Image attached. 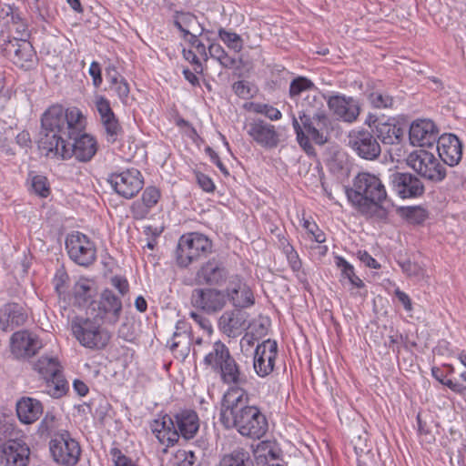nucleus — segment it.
Returning a JSON list of instances; mask_svg holds the SVG:
<instances>
[{"label": "nucleus", "mask_w": 466, "mask_h": 466, "mask_svg": "<svg viewBox=\"0 0 466 466\" xmlns=\"http://www.w3.org/2000/svg\"><path fill=\"white\" fill-rule=\"evenodd\" d=\"M109 88L114 90V92L123 104L127 103L128 96L130 93V87L126 78L119 79V82L117 84L109 86Z\"/></svg>", "instance_id": "nucleus-54"}, {"label": "nucleus", "mask_w": 466, "mask_h": 466, "mask_svg": "<svg viewBox=\"0 0 466 466\" xmlns=\"http://www.w3.org/2000/svg\"><path fill=\"white\" fill-rule=\"evenodd\" d=\"M203 362L219 376L223 384L230 385V388H243L248 381L229 349L220 340L213 344L212 350L204 357Z\"/></svg>", "instance_id": "nucleus-4"}, {"label": "nucleus", "mask_w": 466, "mask_h": 466, "mask_svg": "<svg viewBox=\"0 0 466 466\" xmlns=\"http://www.w3.org/2000/svg\"><path fill=\"white\" fill-rule=\"evenodd\" d=\"M101 124L105 129L106 141L110 144L116 143L119 137H123L124 129L116 116H112L109 120H103Z\"/></svg>", "instance_id": "nucleus-41"}, {"label": "nucleus", "mask_w": 466, "mask_h": 466, "mask_svg": "<svg viewBox=\"0 0 466 466\" xmlns=\"http://www.w3.org/2000/svg\"><path fill=\"white\" fill-rule=\"evenodd\" d=\"M95 106L99 114L100 122L105 119L109 120L110 117L116 116L113 109L111 108L109 100L104 96H96Z\"/></svg>", "instance_id": "nucleus-48"}, {"label": "nucleus", "mask_w": 466, "mask_h": 466, "mask_svg": "<svg viewBox=\"0 0 466 466\" xmlns=\"http://www.w3.org/2000/svg\"><path fill=\"white\" fill-rule=\"evenodd\" d=\"M174 424L178 435V440L193 439L199 430V419L198 413L189 409L180 410L172 413Z\"/></svg>", "instance_id": "nucleus-26"}, {"label": "nucleus", "mask_w": 466, "mask_h": 466, "mask_svg": "<svg viewBox=\"0 0 466 466\" xmlns=\"http://www.w3.org/2000/svg\"><path fill=\"white\" fill-rule=\"evenodd\" d=\"M49 450L54 461L63 466H74L80 458L81 448L79 443L71 437L66 430H62L52 438Z\"/></svg>", "instance_id": "nucleus-11"}, {"label": "nucleus", "mask_w": 466, "mask_h": 466, "mask_svg": "<svg viewBox=\"0 0 466 466\" xmlns=\"http://www.w3.org/2000/svg\"><path fill=\"white\" fill-rule=\"evenodd\" d=\"M66 115L61 105L49 106L41 116L38 148L46 157L58 152V147L67 139L66 133Z\"/></svg>", "instance_id": "nucleus-5"}, {"label": "nucleus", "mask_w": 466, "mask_h": 466, "mask_svg": "<svg viewBox=\"0 0 466 466\" xmlns=\"http://www.w3.org/2000/svg\"><path fill=\"white\" fill-rule=\"evenodd\" d=\"M123 305L120 298L112 290H103L97 300H93L88 310L95 319H99L103 323L114 325L120 318Z\"/></svg>", "instance_id": "nucleus-14"}, {"label": "nucleus", "mask_w": 466, "mask_h": 466, "mask_svg": "<svg viewBox=\"0 0 466 466\" xmlns=\"http://www.w3.org/2000/svg\"><path fill=\"white\" fill-rule=\"evenodd\" d=\"M172 419V414H165L150 423L153 434L161 444L167 447L173 446L178 442V435Z\"/></svg>", "instance_id": "nucleus-30"}, {"label": "nucleus", "mask_w": 466, "mask_h": 466, "mask_svg": "<svg viewBox=\"0 0 466 466\" xmlns=\"http://www.w3.org/2000/svg\"><path fill=\"white\" fill-rule=\"evenodd\" d=\"M208 54L224 67H231L235 64V60L226 53L219 44L212 43L209 45Z\"/></svg>", "instance_id": "nucleus-46"}, {"label": "nucleus", "mask_w": 466, "mask_h": 466, "mask_svg": "<svg viewBox=\"0 0 466 466\" xmlns=\"http://www.w3.org/2000/svg\"><path fill=\"white\" fill-rule=\"evenodd\" d=\"M399 266L402 271L409 277H421L423 276V268L416 262L410 259L398 260Z\"/></svg>", "instance_id": "nucleus-51"}, {"label": "nucleus", "mask_w": 466, "mask_h": 466, "mask_svg": "<svg viewBox=\"0 0 466 466\" xmlns=\"http://www.w3.org/2000/svg\"><path fill=\"white\" fill-rule=\"evenodd\" d=\"M68 280L69 276L66 270L65 269L64 266H60L58 268H56V271L53 279V284L56 291L59 295L65 293Z\"/></svg>", "instance_id": "nucleus-50"}, {"label": "nucleus", "mask_w": 466, "mask_h": 466, "mask_svg": "<svg viewBox=\"0 0 466 466\" xmlns=\"http://www.w3.org/2000/svg\"><path fill=\"white\" fill-rule=\"evenodd\" d=\"M150 209L141 200H136L131 205L130 212L135 220H141L147 218Z\"/></svg>", "instance_id": "nucleus-55"}, {"label": "nucleus", "mask_w": 466, "mask_h": 466, "mask_svg": "<svg viewBox=\"0 0 466 466\" xmlns=\"http://www.w3.org/2000/svg\"><path fill=\"white\" fill-rule=\"evenodd\" d=\"M284 254L287 257L289 267L294 272H298L300 270L302 267V262L299 257L298 252L295 250L291 244H287L286 248H284Z\"/></svg>", "instance_id": "nucleus-52"}, {"label": "nucleus", "mask_w": 466, "mask_h": 466, "mask_svg": "<svg viewBox=\"0 0 466 466\" xmlns=\"http://www.w3.org/2000/svg\"><path fill=\"white\" fill-rule=\"evenodd\" d=\"M367 97L370 105L378 109L392 108L395 103L393 96L381 90H374Z\"/></svg>", "instance_id": "nucleus-43"}, {"label": "nucleus", "mask_w": 466, "mask_h": 466, "mask_svg": "<svg viewBox=\"0 0 466 466\" xmlns=\"http://www.w3.org/2000/svg\"><path fill=\"white\" fill-rule=\"evenodd\" d=\"M315 87L314 83L305 76H297L289 85V96L292 99L298 97L303 91H307Z\"/></svg>", "instance_id": "nucleus-45"}, {"label": "nucleus", "mask_w": 466, "mask_h": 466, "mask_svg": "<svg viewBox=\"0 0 466 466\" xmlns=\"http://www.w3.org/2000/svg\"><path fill=\"white\" fill-rule=\"evenodd\" d=\"M117 335L119 338L123 339L125 341L133 342L136 339V334L134 330V327L129 322H123L117 330Z\"/></svg>", "instance_id": "nucleus-59"}, {"label": "nucleus", "mask_w": 466, "mask_h": 466, "mask_svg": "<svg viewBox=\"0 0 466 466\" xmlns=\"http://www.w3.org/2000/svg\"><path fill=\"white\" fill-rule=\"evenodd\" d=\"M190 317L208 334L213 331L212 324L208 319L198 312H191Z\"/></svg>", "instance_id": "nucleus-64"}, {"label": "nucleus", "mask_w": 466, "mask_h": 466, "mask_svg": "<svg viewBox=\"0 0 466 466\" xmlns=\"http://www.w3.org/2000/svg\"><path fill=\"white\" fill-rule=\"evenodd\" d=\"M218 466H254L249 452L244 448H236L224 454Z\"/></svg>", "instance_id": "nucleus-34"}, {"label": "nucleus", "mask_w": 466, "mask_h": 466, "mask_svg": "<svg viewBox=\"0 0 466 466\" xmlns=\"http://www.w3.org/2000/svg\"><path fill=\"white\" fill-rule=\"evenodd\" d=\"M64 114L66 115L65 126L67 138H70V136H76L79 132H83L84 116L78 108L72 107L66 110L64 109Z\"/></svg>", "instance_id": "nucleus-37"}, {"label": "nucleus", "mask_w": 466, "mask_h": 466, "mask_svg": "<svg viewBox=\"0 0 466 466\" xmlns=\"http://www.w3.org/2000/svg\"><path fill=\"white\" fill-rule=\"evenodd\" d=\"M461 379L463 380V382H459L456 380L449 381L447 384L451 390L464 397L466 396V371L461 374Z\"/></svg>", "instance_id": "nucleus-62"}, {"label": "nucleus", "mask_w": 466, "mask_h": 466, "mask_svg": "<svg viewBox=\"0 0 466 466\" xmlns=\"http://www.w3.org/2000/svg\"><path fill=\"white\" fill-rule=\"evenodd\" d=\"M1 54L25 70H30L36 65V52L32 44L25 39L8 37L1 45Z\"/></svg>", "instance_id": "nucleus-10"}, {"label": "nucleus", "mask_w": 466, "mask_h": 466, "mask_svg": "<svg viewBox=\"0 0 466 466\" xmlns=\"http://www.w3.org/2000/svg\"><path fill=\"white\" fill-rule=\"evenodd\" d=\"M107 182L116 194L127 199L134 198L144 186L140 171L134 168L109 175Z\"/></svg>", "instance_id": "nucleus-18"}, {"label": "nucleus", "mask_w": 466, "mask_h": 466, "mask_svg": "<svg viewBox=\"0 0 466 466\" xmlns=\"http://www.w3.org/2000/svg\"><path fill=\"white\" fill-rule=\"evenodd\" d=\"M174 25L177 29L200 27V24L195 15L189 12H178L174 15Z\"/></svg>", "instance_id": "nucleus-44"}, {"label": "nucleus", "mask_w": 466, "mask_h": 466, "mask_svg": "<svg viewBox=\"0 0 466 466\" xmlns=\"http://www.w3.org/2000/svg\"><path fill=\"white\" fill-rule=\"evenodd\" d=\"M439 157L444 164L457 166L462 157V143L453 134H443L436 142Z\"/></svg>", "instance_id": "nucleus-24"}, {"label": "nucleus", "mask_w": 466, "mask_h": 466, "mask_svg": "<svg viewBox=\"0 0 466 466\" xmlns=\"http://www.w3.org/2000/svg\"><path fill=\"white\" fill-rule=\"evenodd\" d=\"M88 73L92 77L93 86L96 88H98L103 82L102 69L100 64L96 61H93L89 66Z\"/></svg>", "instance_id": "nucleus-60"}, {"label": "nucleus", "mask_w": 466, "mask_h": 466, "mask_svg": "<svg viewBox=\"0 0 466 466\" xmlns=\"http://www.w3.org/2000/svg\"><path fill=\"white\" fill-rule=\"evenodd\" d=\"M28 319L25 307L16 302H8L0 308V329L11 331L23 326Z\"/></svg>", "instance_id": "nucleus-27"}, {"label": "nucleus", "mask_w": 466, "mask_h": 466, "mask_svg": "<svg viewBox=\"0 0 466 466\" xmlns=\"http://www.w3.org/2000/svg\"><path fill=\"white\" fill-rule=\"evenodd\" d=\"M66 249L68 257L76 264L88 267L96 258L95 243L85 234L75 231L66 236Z\"/></svg>", "instance_id": "nucleus-13"}, {"label": "nucleus", "mask_w": 466, "mask_h": 466, "mask_svg": "<svg viewBox=\"0 0 466 466\" xmlns=\"http://www.w3.org/2000/svg\"><path fill=\"white\" fill-rule=\"evenodd\" d=\"M218 36L228 48L235 51H240L242 49V39L239 35L228 32L224 28H219Z\"/></svg>", "instance_id": "nucleus-47"}, {"label": "nucleus", "mask_w": 466, "mask_h": 466, "mask_svg": "<svg viewBox=\"0 0 466 466\" xmlns=\"http://www.w3.org/2000/svg\"><path fill=\"white\" fill-rule=\"evenodd\" d=\"M277 355L276 340L267 339L257 346L254 352L253 367L258 376L264 378L273 371Z\"/></svg>", "instance_id": "nucleus-22"}, {"label": "nucleus", "mask_w": 466, "mask_h": 466, "mask_svg": "<svg viewBox=\"0 0 466 466\" xmlns=\"http://www.w3.org/2000/svg\"><path fill=\"white\" fill-rule=\"evenodd\" d=\"M440 137L438 127L430 119H418L410 127L409 139L412 146L432 147Z\"/></svg>", "instance_id": "nucleus-20"}, {"label": "nucleus", "mask_w": 466, "mask_h": 466, "mask_svg": "<svg viewBox=\"0 0 466 466\" xmlns=\"http://www.w3.org/2000/svg\"><path fill=\"white\" fill-rule=\"evenodd\" d=\"M34 369L46 380L60 373L61 366L56 358L41 357L34 365Z\"/></svg>", "instance_id": "nucleus-38"}, {"label": "nucleus", "mask_w": 466, "mask_h": 466, "mask_svg": "<svg viewBox=\"0 0 466 466\" xmlns=\"http://www.w3.org/2000/svg\"><path fill=\"white\" fill-rule=\"evenodd\" d=\"M228 274L224 260L219 257H213L197 270L195 282L199 286L221 287L227 282Z\"/></svg>", "instance_id": "nucleus-17"}, {"label": "nucleus", "mask_w": 466, "mask_h": 466, "mask_svg": "<svg viewBox=\"0 0 466 466\" xmlns=\"http://www.w3.org/2000/svg\"><path fill=\"white\" fill-rule=\"evenodd\" d=\"M96 319L76 318L71 323L74 337L79 344L86 349L100 350L105 349L110 339L111 333L96 321Z\"/></svg>", "instance_id": "nucleus-6"}, {"label": "nucleus", "mask_w": 466, "mask_h": 466, "mask_svg": "<svg viewBox=\"0 0 466 466\" xmlns=\"http://www.w3.org/2000/svg\"><path fill=\"white\" fill-rule=\"evenodd\" d=\"M175 328L169 349L177 359L185 360L190 353L193 341L191 327L186 320L179 319Z\"/></svg>", "instance_id": "nucleus-25"}, {"label": "nucleus", "mask_w": 466, "mask_h": 466, "mask_svg": "<svg viewBox=\"0 0 466 466\" xmlns=\"http://www.w3.org/2000/svg\"><path fill=\"white\" fill-rule=\"evenodd\" d=\"M225 305L229 301L234 309L249 308L254 305L255 299L251 289L243 281L239 275H234L230 278L228 285L224 289Z\"/></svg>", "instance_id": "nucleus-19"}, {"label": "nucleus", "mask_w": 466, "mask_h": 466, "mask_svg": "<svg viewBox=\"0 0 466 466\" xmlns=\"http://www.w3.org/2000/svg\"><path fill=\"white\" fill-rule=\"evenodd\" d=\"M160 198V191L156 187H147L143 191L141 201L147 207L152 208Z\"/></svg>", "instance_id": "nucleus-53"}, {"label": "nucleus", "mask_w": 466, "mask_h": 466, "mask_svg": "<svg viewBox=\"0 0 466 466\" xmlns=\"http://www.w3.org/2000/svg\"><path fill=\"white\" fill-rule=\"evenodd\" d=\"M389 185L391 190L402 199L418 198L425 193V187L420 178L410 172L390 173Z\"/></svg>", "instance_id": "nucleus-16"}, {"label": "nucleus", "mask_w": 466, "mask_h": 466, "mask_svg": "<svg viewBox=\"0 0 466 466\" xmlns=\"http://www.w3.org/2000/svg\"><path fill=\"white\" fill-rule=\"evenodd\" d=\"M255 456L258 464L264 462L275 463L274 461L280 459L281 450L274 442L261 441L255 450Z\"/></svg>", "instance_id": "nucleus-35"}, {"label": "nucleus", "mask_w": 466, "mask_h": 466, "mask_svg": "<svg viewBox=\"0 0 466 466\" xmlns=\"http://www.w3.org/2000/svg\"><path fill=\"white\" fill-rule=\"evenodd\" d=\"M351 206L368 218L386 220L388 210L382 204L387 199V191L381 179L370 172H360L352 185L345 188Z\"/></svg>", "instance_id": "nucleus-2"}, {"label": "nucleus", "mask_w": 466, "mask_h": 466, "mask_svg": "<svg viewBox=\"0 0 466 466\" xmlns=\"http://www.w3.org/2000/svg\"><path fill=\"white\" fill-rule=\"evenodd\" d=\"M301 110L299 112V118L292 116V126L296 133L297 141L303 150L311 155L314 153V147L309 141L311 139L319 146L327 143V137L323 131L328 129L329 119L323 109V100L317 95H307L302 100Z\"/></svg>", "instance_id": "nucleus-3"}, {"label": "nucleus", "mask_w": 466, "mask_h": 466, "mask_svg": "<svg viewBox=\"0 0 466 466\" xmlns=\"http://www.w3.org/2000/svg\"><path fill=\"white\" fill-rule=\"evenodd\" d=\"M219 415L225 429H235L244 437L260 439L268 429L266 416L257 406L248 405V395L243 388L228 390L222 400Z\"/></svg>", "instance_id": "nucleus-1"}, {"label": "nucleus", "mask_w": 466, "mask_h": 466, "mask_svg": "<svg viewBox=\"0 0 466 466\" xmlns=\"http://www.w3.org/2000/svg\"><path fill=\"white\" fill-rule=\"evenodd\" d=\"M60 419L57 418L52 411H47L42 420L40 421L36 433L40 438H55L57 432L61 431Z\"/></svg>", "instance_id": "nucleus-36"}, {"label": "nucleus", "mask_w": 466, "mask_h": 466, "mask_svg": "<svg viewBox=\"0 0 466 466\" xmlns=\"http://www.w3.org/2000/svg\"><path fill=\"white\" fill-rule=\"evenodd\" d=\"M43 347L39 338L28 330L15 332L11 337V351L17 358H30Z\"/></svg>", "instance_id": "nucleus-23"}, {"label": "nucleus", "mask_w": 466, "mask_h": 466, "mask_svg": "<svg viewBox=\"0 0 466 466\" xmlns=\"http://www.w3.org/2000/svg\"><path fill=\"white\" fill-rule=\"evenodd\" d=\"M44 407L40 400L31 397H22L16 403V414L25 424H32L43 414Z\"/></svg>", "instance_id": "nucleus-33"}, {"label": "nucleus", "mask_w": 466, "mask_h": 466, "mask_svg": "<svg viewBox=\"0 0 466 466\" xmlns=\"http://www.w3.org/2000/svg\"><path fill=\"white\" fill-rule=\"evenodd\" d=\"M98 146L96 138L86 133L79 132L76 136H70L58 147V152L53 153L50 157L69 159L75 157L79 162L90 161L97 151Z\"/></svg>", "instance_id": "nucleus-8"}, {"label": "nucleus", "mask_w": 466, "mask_h": 466, "mask_svg": "<svg viewBox=\"0 0 466 466\" xmlns=\"http://www.w3.org/2000/svg\"><path fill=\"white\" fill-rule=\"evenodd\" d=\"M397 213L409 223L422 224L429 217L428 211L421 206L400 207Z\"/></svg>", "instance_id": "nucleus-39"}, {"label": "nucleus", "mask_w": 466, "mask_h": 466, "mask_svg": "<svg viewBox=\"0 0 466 466\" xmlns=\"http://www.w3.org/2000/svg\"><path fill=\"white\" fill-rule=\"evenodd\" d=\"M91 287L86 280L78 281L74 287V295L76 299L86 301L91 297Z\"/></svg>", "instance_id": "nucleus-57"}, {"label": "nucleus", "mask_w": 466, "mask_h": 466, "mask_svg": "<svg viewBox=\"0 0 466 466\" xmlns=\"http://www.w3.org/2000/svg\"><path fill=\"white\" fill-rule=\"evenodd\" d=\"M109 453L115 466H135L132 460L126 456L118 448H112Z\"/></svg>", "instance_id": "nucleus-56"}, {"label": "nucleus", "mask_w": 466, "mask_h": 466, "mask_svg": "<svg viewBox=\"0 0 466 466\" xmlns=\"http://www.w3.org/2000/svg\"><path fill=\"white\" fill-rule=\"evenodd\" d=\"M248 134L258 145L268 148L276 147L279 142L275 127L262 119H255L248 124Z\"/></svg>", "instance_id": "nucleus-29"}, {"label": "nucleus", "mask_w": 466, "mask_h": 466, "mask_svg": "<svg viewBox=\"0 0 466 466\" xmlns=\"http://www.w3.org/2000/svg\"><path fill=\"white\" fill-rule=\"evenodd\" d=\"M348 146L360 158L374 161L381 154V147L373 130L364 127L353 129L348 136Z\"/></svg>", "instance_id": "nucleus-12"}, {"label": "nucleus", "mask_w": 466, "mask_h": 466, "mask_svg": "<svg viewBox=\"0 0 466 466\" xmlns=\"http://www.w3.org/2000/svg\"><path fill=\"white\" fill-rule=\"evenodd\" d=\"M407 164L417 175L432 183H440L447 176L444 165L432 153L425 149L411 152L408 156Z\"/></svg>", "instance_id": "nucleus-9"}, {"label": "nucleus", "mask_w": 466, "mask_h": 466, "mask_svg": "<svg viewBox=\"0 0 466 466\" xmlns=\"http://www.w3.org/2000/svg\"><path fill=\"white\" fill-rule=\"evenodd\" d=\"M235 94L243 99L249 98L251 96V89L249 84L246 81H237L232 86Z\"/></svg>", "instance_id": "nucleus-61"}, {"label": "nucleus", "mask_w": 466, "mask_h": 466, "mask_svg": "<svg viewBox=\"0 0 466 466\" xmlns=\"http://www.w3.org/2000/svg\"><path fill=\"white\" fill-rule=\"evenodd\" d=\"M196 180L198 185L206 192H214L216 187L213 180L206 174L197 171L195 172Z\"/></svg>", "instance_id": "nucleus-58"}, {"label": "nucleus", "mask_w": 466, "mask_h": 466, "mask_svg": "<svg viewBox=\"0 0 466 466\" xmlns=\"http://www.w3.org/2000/svg\"><path fill=\"white\" fill-rule=\"evenodd\" d=\"M2 462L5 466H28L30 449L21 441L9 440L3 444Z\"/></svg>", "instance_id": "nucleus-28"}, {"label": "nucleus", "mask_w": 466, "mask_h": 466, "mask_svg": "<svg viewBox=\"0 0 466 466\" xmlns=\"http://www.w3.org/2000/svg\"><path fill=\"white\" fill-rule=\"evenodd\" d=\"M32 188L41 198H47L50 194L48 180L42 175H35L32 177Z\"/></svg>", "instance_id": "nucleus-49"}, {"label": "nucleus", "mask_w": 466, "mask_h": 466, "mask_svg": "<svg viewBox=\"0 0 466 466\" xmlns=\"http://www.w3.org/2000/svg\"><path fill=\"white\" fill-rule=\"evenodd\" d=\"M327 104L330 111L344 122L352 123L358 119L360 114V101L343 94L338 93L330 96Z\"/></svg>", "instance_id": "nucleus-21"}, {"label": "nucleus", "mask_w": 466, "mask_h": 466, "mask_svg": "<svg viewBox=\"0 0 466 466\" xmlns=\"http://www.w3.org/2000/svg\"><path fill=\"white\" fill-rule=\"evenodd\" d=\"M378 141L384 146L400 145L404 138V129L394 119H388L372 129Z\"/></svg>", "instance_id": "nucleus-32"}, {"label": "nucleus", "mask_w": 466, "mask_h": 466, "mask_svg": "<svg viewBox=\"0 0 466 466\" xmlns=\"http://www.w3.org/2000/svg\"><path fill=\"white\" fill-rule=\"evenodd\" d=\"M205 152L210 157V160L218 167V168L224 174L228 175V170L220 160L218 153L209 146L206 147Z\"/></svg>", "instance_id": "nucleus-63"}, {"label": "nucleus", "mask_w": 466, "mask_h": 466, "mask_svg": "<svg viewBox=\"0 0 466 466\" xmlns=\"http://www.w3.org/2000/svg\"><path fill=\"white\" fill-rule=\"evenodd\" d=\"M248 314L239 309L225 311L218 319L219 329L228 337H235L246 329Z\"/></svg>", "instance_id": "nucleus-31"}, {"label": "nucleus", "mask_w": 466, "mask_h": 466, "mask_svg": "<svg viewBox=\"0 0 466 466\" xmlns=\"http://www.w3.org/2000/svg\"><path fill=\"white\" fill-rule=\"evenodd\" d=\"M212 242L204 234L190 232L182 235L176 249V260L179 267L187 268L189 264L206 257L211 252Z\"/></svg>", "instance_id": "nucleus-7"}, {"label": "nucleus", "mask_w": 466, "mask_h": 466, "mask_svg": "<svg viewBox=\"0 0 466 466\" xmlns=\"http://www.w3.org/2000/svg\"><path fill=\"white\" fill-rule=\"evenodd\" d=\"M336 266L340 268L341 279H347L350 285L358 289L364 287V282L355 274L354 267L340 256L335 257Z\"/></svg>", "instance_id": "nucleus-40"}, {"label": "nucleus", "mask_w": 466, "mask_h": 466, "mask_svg": "<svg viewBox=\"0 0 466 466\" xmlns=\"http://www.w3.org/2000/svg\"><path fill=\"white\" fill-rule=\"evenodd\" d=\"M224 289L216 287L194 289L190 296V303L196 309L213 315L221 311L225 307Z\"/></svg>", "instance_id": "nucleus-15"}, {"label": "nucleus", "mask_w": 466, "mask_h": 466, "mask_svg": "<svg viewBox=\"0 0 466 466\" xmlns=\"http://www.w3.org/2000/svg\"><path fill=\"white\" fill-rule=\"evenodd\" d=\"M46 392L53 398H61L68 390V384L62 371L57 376L46 380Z\"/></svg>", "instance_id": "nucleus-42"}]
</instances>
